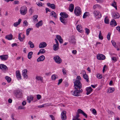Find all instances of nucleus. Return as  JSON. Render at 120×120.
Listing matches in <instances>:
<instances>
[{"mask_svg": "<svg viewBox=\"0 0 120 120\" xmlns=\"http://www.w3.org/2000/svg\"><path fill=\"white\" fill-rule=\"evenodd\" d=\"M74 83L75 89H82V84L79 80H76Z\"/></svg>", "mask_w": 120, "mask_h": 120, "instance_id": "nucleus-1", "label": "nucleus"}, {"mask_svg": "<svg viewBox=\"0 0 120 120\" xmlns=\"http://www.w3.org/2000/svg\"><path fill=\"white\" fill-rule=\"evenodd\" d=\"M82 89H75L74 90L72 91L71 92H72V94L73 96H78L79 95V94L82 93Z\"/></svg>", "mask_w": 120, "mask_h": 120, "instance_id": "nucleus-2", "label": "nucleus"}, {"mask_svg": "<svg viewBox=\"0 0 120 120\" xmlns=\"http://www.w3.org/2000/svg\"><path fill=\"white\" fill-rule=\"evenodd\" d=\"M93 13L96 19H98L101 17V14L98 11H93Z\"/></svg>", "mask_w": 120, "mask_h": 120, "instance_id": "nucleus-3", "label": "nucleus"}, {"mask_svg": "<svg viewBox=\"0 0 120 120\" xmlns=\"http://www.w3.org/2000/svg\"><path fill=\"white\" fill-rule=\"evenodd\" d=\"M74 12L76 15L79 16L81 14V8L79 7H76L74 9Z\"/></svg>", "mask_w": 120, "mask_h": 120, "instance_id": "nucleus-4", "label": "nucleus"}, {"mask_svg": "<svg viewBox=\"0 0 120 120\" xmlns=\"http://www.w3.org/2000/svg\"><path fill=\"white\" fill-rule=\"evenodd\" d=\"M20 12L21 14L23 15H25L27 12V9L26 7L22 6L20 8Z\"/></svg>", "mask_w": 120, "mask_h": 120, "instance_id": "nucleus-5", "label": "nucleus"}, {"mask_svg": "<svg viewBox=\"0 0 120 120\" xmlns=\"http://www.w3.org/2000/svg\"><path fill=\"white\" fill-rule=\"evenodd\" d=\"M53 59L55 62L58 64H60L62 62V60L58 56H56L54 57Z\"/></svg>", "mask_w": 120, "mask_h": 120, "instance_id": "nucleus-6", "label": "nucleus"}, {"mask_svg": "<svg viewBox=\"0 0 120 120\" xmlns=\"http://www.w3.org/2000/svg\"><path fill=\"white\" fill-rule=\"evenodd\" d=\"M112 15L113 19H118L120 17V15L119 13L115 12H113L112 13Z\"/></svg>", "mask_w": 120, "mask_h": 120, "instance_id": "nucleus-7", "label": "nucleus"}, {"mask_svg": "<svg viewBox=\"0 0 120 120\" xmlns=\"http://www.w3.org/2000/svg\"><path fill=\"white\" fill-rule=\"evenodd\" d=\"M15 95L18 98H21L22 96V94L21 92L19 90H17L15 92Z\"/></svg>", "mask_w": 120, "mask_h": 120, "instance_id": "nucleus-8", "label": "nucleus"}, {"mask_svg": "<svg viewBox=\"0 0 120 120\" xmlns=\"http://www.w3.org/2000/svg\"><path fill=\"white\" fill-rule=\"evenodd\" d=\"M18 39L21 41H22L25 39V36L22 33H20L18 35Z\"/></svg>", "mask_w": 120, "mask_h": 120, "instance_id": "nucleus-9", "label": "nucleus"}, {"mask_svg": "<svg viewBox=\"0 0 120 120\" xmlns=\"http://www.w3.org/2000/svg\"><path fill=\"white\" fill-rule=\"evenodd\" d=\"M47 46L46 43L44 42H41L39 45V47L40 48H43Z\"/></svg>", "mask_w": 120, "mask_h": 120, "instance_id": "nucleus-10", "label": "nucleus"}, {"mask_svg": "<svg viewBox=\"0 0 120 120\" xmlns=\"http://www.w3.org/2000/svg\"><path fill=\"white\" fill-rule=\"evenodd\" d=\"M66 112L65 111H63L61 113V118L63 120H65L66 119Z\"/></svg>", "mask_w": 120, "mask_h": 120, "instance_id": "nucleus-11", "label": "nucleus"}, {"mask_svg": "<svg viewBox=\"0 0 120 120\" xmlns=\"http://www.w3.org/2000/svg\"><path fill=\"white\" fill-rule=\"evenodd\" d=\"M60 21L64 25H66L67 22V19L66 18H65L64 17H60Z\"/></svg>", "mask_w": 120, "mask_h": 120, "instance_id": "nucleus-12", "label": "nucleus"}, {"mask_svg": "<svg viewBox=\"0 0 120 120\" xmlns=\"http://www.w3.org/2000/svg\"><path fill=\"white\" fill-rule=\"evenodd\" d=\"M27 70L26 69H24L22 71V75L24 78L27 79L28 78L27 75Z\"/></svg>", "mask_w": 120, "mask_h": 120, "instance_id": "nucleus-13", "label": "nucleus"}, {"mask_svg": "<svg viewBox=\"0 0 120 120\" xmlns=\"http://www.w3.org/2000/svg\"><path fill=\"white\" fill-rule=\"evenodd\" d=\"M97 59L99 60H103L105 59V56L102 54L98 55L97 56Z\"/></svg>", "mask_w": 120, "mask_h": 120, "instance_id": "nucleus-14", "label": "nucleus"}, {"mask_svg": "<svg viewBox=\"0 0 120 120\" xmlns=\"http://www.w3.org/2000/svg\"><path fill=\"white\" fill-rule=\"evenodd\" d=\"M8 57V55H4L0 56V58L2 60H7Z\"/></svg>", "mask_w": 120, "mask_h": 120, "instance_id": "nucleus-15", "label": "nucleus"}, {"mask_svg": "<svg viewBox=\"0 0 120 120\" xmlns=\"http://www.w3.org/2000/svg\"><path fill=\"white\" fill-rule=\"evenodd\" d=\"M86 90L87 91L86 94L88 95H89L92 92L93 89L91 87H89L86 88Z\"/></svg>", "mask_w": 120, "mask_h": 120, "instance_id": "nucleus-16", "label": "nucleus"}, {"mask_svg": "<svg viewBox=\"0 0 120 120\" xmlns=\"http://www.w3.org/2000/svg\"><path fill=\"white\" fill-rule=\"evenodd\" d=\"M0 69L4 71L8 70V68L4 64H1L0 65Z\"/></svg>", "mask_w": 120, "mask_h": 120, "instance_id": "nucleus-17", "label": "nucleus"}, {"mask_svg": "<svg viewBox=\"0 0 120 120\" xmlns=\"http://www.w3.org/2000/svg\"><path fill=\"white\" fill-rule=\"evenodd\" d=\"M77 112L78 113L82 114L86 118L87 117V115L82 110L80 109H79L78 110Z\"/></svg>", "mask_w": 120, "mask_h": 120, "instance_id": "nucleus-18", "label": "nucleus"}, {"mask_svg": "<svg viewBox=\"0 0 120 120\" xmlns=\"http://www.w3.org/2000/svg\"><path fill=\"white\" fill-rule=\"evenodd\" d=\"M110 25L112 27L114 26L117 25V23L114 19H112L110 22Z\"/></svg>", "mask_w": 120, "mask_h": 120, "instance_id": "nucleus-19", "label": "nucleus"}, {"mask_svg": "<svg viewBox=\"0 0 120 120\" xmlns=\"http://www.w3.org/2000/svg\"><path fill=\"white\" fill-rule=\"evenodd\" d=\"M60 15L61 16L60 17H63L66 18L68 17V15L65 12H61L60 14Z\"/></svg>", "mask_w": 120, "mask_h": 120, "instance_id": "nucleus-20", "label": "nucleus"}, {"mask_svg": "<svg viewBox=\"0 0 120 120\" xmlns=\"http://www.w3.org/2000/svg\"><path fill=\"white\" fill-rule=\"evenodd\" d=\"M16 76L18 80L21 79V77L19 71L17 70L16 72Z\"/></svg>", "mask_w": 120, "mask_h": 120, "instance_id": "nucleus-21", "label": "nucleus"}, {"mask_svg": "<svg viewBox=\"0 0 120 120\" xmlns=\"http://www.w3.org/2000/svg\"><path fill=\"white\" fill-rule=\"evenodd\" d=\"M76 28L78 31L80 33H82V27L81 25H78L77 26Z\"/></svg>", "mask_w": 120, "mask_h": 120, "instance_id": "nucleus-22", "label": "nucleus"}, {"mask_svg": "<svg viewBox=\"0 0 120 120\" xmlns=\"http://www.w3.org/2000/svg\"><path fill=\"white\" fill-rule=\"evenodd\" d=\"M45 59V57L44 55H42L39 57L37 59V62H39L43 61Z\"/></svg>", "mask_w": 120, "mask_h": 120, "instance_id": "nucleus-23", "label": "nucleus"}, {"mask_svg": "<svg viewBox=\"0 0 120 120\" xmlns=\"http://www.w3.org/2000/svg\"><path fill=\"white\" fill-rule=\"evenodd\" d=\"M21 21L22 20L21 19H19L17 22H15L13 24L14 26L15 27H17L20 24Z\"/></svg>", "mask_w": 120, "mask_h": 120, "instance_id": "nucleus-24", "label": "nucleus"}, {"mask_svg": "<svg viewBox=\"0 0 120 120\" xmlns=\"http://www.w3.org/2000/svg\"><path fill=\"white\" fill-rule=\"evenodd\" d=\"M42 21L41 20L36 24V26L37 28H38L40 26H42Z\"/></svg>", "mask_w": 120, "mask_h": 120, "instance_id": "nucleus-25", "label": "nucleus"}, {"mask_svg": "<svg viewBox=\"0 0 120 120\" xmlns=\"http://www.w3.org/2000/svg\"><path fill=\"white\" fill-rule=\"evenodd\" d=\"M12 37L13 35L11 34L7 35L5 36V38L9 40H11L12 38Z\"/></svg>", "mask_w": 120, "mask_h": 120, "instance_id": "nucleus-26", "label": "nucleus"}, {"mask_svg": "<svg viewBox=\"0 0 120 120\" xmlns=\"http://www.w3.org/2000/svg\"><path fill=\"white\" fill-rule=\"evenodd\" d=\"M35 79L37 81H40L42 82H43V78L41 76H37L36 77Z\"/></svg>", "mask_w": 120, "mask_h": 120, "instance_id": "nucleus-27", "label": "nucleus"}, {"mask_svg": "<svg viewBox=\"0 0 120 120\" xmlns=\"http://www.w3.org/2000/svg\"><path fill=\"white\" fill-rule=\"evenodd\" d=\"M47 4L48 6L50 7L52 9H54L55 8V6L54 4H51L50 3H47Z\"/></svg>", "mask_w": 120, "mask_h": 120, "instance_id": "nucleus-28", "label": "nucleus"}, {"mask_svg": "<svg viewBox=\"0 0 120 120\" xmlns=\"http://www.w3.org/2000/svg\"><path fill=\"white\" fill-rule=\"evenodd\" d=\"M70 43L75 44L76 43V39L74 37H71L69 41Z\"/></svg>", "mask_w": 120, "mask_h": 120, "instance_id": "nucleus-29", "label": "nucleus"}, {"mask_svg": "<svg viewBox=\"0 0 120 120\" xmlns=\"http://www.w3.org/2000/svg\"><path fill=\"white\" fill-rule=\"evenodd\" d=\"M69 10L71 12L73 11L74 9V5L73 4H70L69 7Z\"/></svg>", "mask_w": 120, "mask_h": 120, "instance_id": "nucleus-30", "label": "nucleus"}, {"mask_svg": "<svg viewBox=\"0 0 120 120\" xmlns=\"http://www.w3.org/2000/svg\"><path fill=\"white\" fill-rule=\"evenodd\" d=\"M38 17V16L37 15H35L33 16V19L35 23L37 22H38V19H37Z\"/></svg>", "mask_w": 120, "mask_h": 120, "instance_id": "nucleus-31", "label": "nucleus"}, {"mask_svg": "<svg viewBox=\"0 0 120 120\" xmlns=\"http://www.w3.org/2000/svg\"><path fill=\"white\" fill-rule=\"evenodd\" d=\"M33 98L32 96H31L27 97V100L28 103H30L31 101L33 100Z\"/></svg>", "mask_w": 120, "mask_h": 120, "instance_id": "nucleus-32", "label": "nucleus"}, {"mask_svg": "<svg viewBox=\"0 0 120 120\" xmlns=\"http://www.w3.org/2000/svg\"><path fill=\"white\" fill-rule=\"evenodd\" d=\"M50 15H52L55 19H56L57 18V16L55 12L53 11H52L50 13Z\"/></svg>", "mask_w": 120, "mask_h": 120, "instance_id": "nucleus-33", "label": "nucleus"}, {"mask_svg": "<svg viewBox=\"0 0 120 120\" xmlns=\"http://www.w3.org/2000/svg\"><path fill=\"white\" fill-rule=\"evenodd\" d=\"M53 49L55 51L58 50L59 49V45L54 44L53 46Z\"/></svg>", "mask_w": 120, "mask_h": 120, "instance_id": "nucleus-34", "label": "nucleus"}, {"mask_svg": "<svg viewBox=\"0 0 120 120\" xmlns=\"http://www.w3.org/2000/svg\"><path fill=\"white\" fill-rule=\"evenodd\" d=\"M101 8V6L99 5L98 4L95 5H94L93 6V9L94 10L96 9L97 8L100 9Z\"/></svg>", "mask_w": 120, "mask_h": 120, "instance_id": "nucleus-35", "label": "nucleus"}, {"mask_svg": "<svg viewBox=\"0 0 120 120\" xmlns=\"http://www.w3.org/2000/svg\"><path fill=\"white\" fill-rule=\"evenodd\" d=\"M114 89L113 88H108V92L109 93L111 92H112L114 91Z\"/></svg>", "mask_w": 120, "mask_h": 120, "instance_id": "nucleus-36", "label": "nucleus"}, {"mask_svg": "<svg viewBox=\"0 0 120 120\" xmlns=\"http://www.w3.org/2000/svg\"><path fill=\"white\" fill-rule=\"evenodd\" d=\"M83 77L86 80V81L87 82H89V80H88L89 79L88 78V75H87L86 74H84L83 75Z\"/></svg>", "mask_w": 120, "mask_h": 120, "instance_id": "nucleus-37", "label": "nucleus"}, {"mask_svg": "<svg viewBox=\"0 0 120 120\" xmlns=\"http://www.w3.org/2000/svg\"><path fill=\"white\" fill-rule=\"evenodd\" d=\"M58 77L56 75H52L51 78L52 80H55Z\"/></svg>", "mask_w": 120, "mask_h": 120, "instance_id": "nucleus-38", "label": "nucleus"}, {"mask_svg": "<svg viewBox=\"0 0 120 120\" xmlns=\"http://www.w3.org/2000/svg\"><path fill=\"white\" fill-rule=\"evenodd\" d=\"M28 44L30 45V46L31 48H33L34 47V44L31 41H29Z\"/></svg>", "mask_w": 120, "mask_h": 120, "instance_id": "nucleus-39", "label": "nucleus"}, {"mask_svg": "<svg viewBox=\"0 0 120 120\" xmlns=\"http://www.w3.org/2000/svg\"><path fill=\"white\" fill-rule=\"evenodd\" d=\"M33 54V52H30L28 53V57L29 59H30L31 58V56Z\"/></svg>", "mask_w": 120, "mask_h": 120, "instance_id": "nucleus-40", "label": "nucleus"}, {"mask_svg": "<svg viewBox=\"0 0 120 120\" xmlns=\"http://www.w3.org/2000/svg\"><path fill=\"white\" fill-rule=\"evenodd\" d=\"M98 37H99V38L100 39L102 40L103 39V37L102 36V34H101V31H100L99 34V36H98Z\"/></svg>", "mask_w": 120, "mask_h": 120, "instance_id": "nucleus-41", "label": "nucleus"}, {"mask_svg": "<svg viewBox=\"0 0 120 120\" xmlns=\"http://www.w3.org/2000/svg\"><path fill=\"white\" fill-rule=\"evenodd\" d=\"M5 79L8 82H10L11 81V79L10 77L8 76H6L5 77Z\"/></svg>", "mask_w": 120, "mask_h": 120, "instance_id": "nucleus-42", "label": "nucleus"}, {"mask_svg": "<svg viewBox=\"0 0 120 120\" xmlns=\"http://www.w3.org/2000/svg\"><path fill=\"white\" fill-rule=\"evenodd\" d=\"M104 21L105 23L107 24L109 23V20L107 18V17H105V19Z\"/></svg>", "mask_w": 120, "mask_h": 120, "instance_id": "nucleus-43", "label": "nucleus"}, {"mask_svg": "<svg viewBox=\"0 0 120 120\" xmlns=\"http://www.w3.org/2000/svg\"><path fill=\"white\" fill-rule=\"evenodd\" d=\"M89 13L87 12H86L83 15V18H85L88 15Z\"/></svg>", "mask_w": 120, "mask_h": 120, "instance_id": "nucleus-44", "label": "nucleus"}, {"mask_svg": "<svg viewBox=\"0 0 120 120\" xmlns=\"http://www.w3.org/2000/svg\"><path fill=\"white\" fill-rule=\"evenodd\" d=\"M111 42L113 45L114 46V47L116 48L117 47V46L116 44V43L114 41H112Z\"/></svg>", "mask_w": 120, "mask_h": 120, "instance_id": "nucleus-45", "label": "nucleus"}, {"mask_svg": "<svg viewBox=\"0 0 120 120\" xmlns=\"http://www.w3.org/2000/svg\"><path fill=\"white\" fill-rule=\"evenodd\" d=\"M112 6L114 7L116 9H117V6H116V3L114 1L112 4Z\"/></svg>", "mask_w": 120, "mask_h": 120, "instance_id": "nucleus-46", "label": "nucleus"}, {"mask_svg": "<svg viewBox=\"0 0 120 120\" xmlns=\"http://www.w3.org/2000/svg\"><path fill=\"white\" fill-rule=\"evenodd\" d=\"M32 29V28H29L27 29L26 30V35H28L30 33V31Z\"/></svg>", "mask_w": 120, "mask_h": 120, "instance_id": "nucleus-47", "label": "nucleus"}, {"mask_svg": "<svg viewBox=\"0 0 120 120\" xmlns=\"http://www.w3.org/2000/svg\"><path fill=\"white\" fill-rule=\"evenodd\" d=\"M85 33L87 35H88L90 32V30H89L87 28H86L85 29Z\"/></svg>", "mask_w": 120, "mask_h": 120, "instance_id": "nucleus-48", "label": "nucleus"}, {"mask_svg": "<svg viewBox=\"0 0 120 120\" xmlns=\"http://www.w3.org/2000/svg\"><path fill=\"white\" fill-rule=\"evenodd\" d=\"M23 24L24 26H27L28 25V23L26 20H25L23 22Z\"/></svg>", "mask_w": 120, "mask_h": 120, "instance_id": "nucleus-49", "label": "nucleus"}, {"mask_svg": "<svg viewBox=\"0 0 120 120\" xmlns=\"http://www.w3.org/2000/svg\"><path fill=\"white\" fill-rule=\"evenodd\" d=\"M44 105L45 107L46 106H50L52 105L51 104V103H47L44 104Z\"/></svg>", "mask_w": 120, "mask_h": 120, "instance_id": "nucleus-50", "label": "nucleus"}, {"mask_svg": "<svg viewBox=\"0 0 120 120\" xmlns=\"http://www.w3.org/2000/svg\"><path fill=\"white\" fill-rule=\"evenodd\" d=\"M111 34V33L109 32L108 33L107 35V38L108 40H110V37Z\"/></svg>", "mask_w": 120, "mask_h": 120, "instance_id": "nucleus-51", "label": "nucleus"}, {"mask_svg": "<svg viewBox=\"0 0 120 120\" xmlns=\"http://www.w3.org/2000/svg\"><path fill=\"white\" fill-rule=\"evenodd\" d=\"M40 52L41 53H44L45 52V50L44 49H41L40 50Z\"/></svg>", "mask_w": 120, "mask_h": 120, "instance_id": "nucleus-52", "label": "nucleus"}, {"mask_svg": "<svg viewBox=\"0 0 120 120\" xmlns=\"http://www.w3.org/2000/svg\"><path fill=\"white\" fill-rule=\"evenodd\" d=\"M102 77V75L100 74H98L97 75V77L99 79L101 78Z\"/></svg>", "mask_w": 120, "mask_h": 120, "instance_id": "nucleus-53", "label": "nucleus"}, {"mask_svg": "<svg viewBox=\"0 0 120 120\" xmlns=\"http://www.w3.org/2000/svg\"><path fill=\"white\" fill-rule=\"evenodd\" d=\"M18 109H25V107H22V106H19L18 107Z\"/></svg>", "mask_w": 120, "mask_h": 120, "instance_id": "nucleus-54", "label": "nucleus"}, {"mask_svg": "<svg viewBox=\"0 0 120 120\" xmlns=\"http://www.w3.org/2000/svg\"><path fill=\"white\" fill-rule=\"evenodd\" d=\"M37 5L39 6H41L42 5V3L41 2H38L37 3Z\"/></svg>", "mask_w": 120, "mask_h": 120, "instance_id": "nucleus-55", "label": "nucleus"}, {"mask_svg": "<svg viewBox=\"0 0 120 120\" xmlns=\"http://www.w3.org/2000/svg\"><path fill=\"white\" fill-rule=\"evenodd\" d=\"M29 12L30 13V14H32L33 12V11L32 8H30V9L29 10Z\"/></svg>", "mask_w": 120, "mask_h": 120, "instance_id": "nucleus-56", "label": "nucleus"}, {"mask_svg": "<svg viewBox=\"0 0 120 120\" xmlns=\"http://www.w3.org/2000/svg\"><path fill=\"white\" fill-rule=\"evenodd\" d=\"M50 116L51 118L52 119V120H55V118L52 115H49Z\"/></svg>", "mask_w": 120, "mask_h": 120, "instance_id": "nucleus-57", "label": "nucleus"}, {"mask_svg": "<svg viewBox=\"0 0 120 120\" xmlns=\"http://www.w3.org/2000/svg\"><path fill=\"white\" fill-rule=\"evenodd\" d=\"M97 3H101L103 2V0H95Z\"/></svg>", "mask_w": 120, "mask_h": 120, "instance_id": "nucleus-58", "label": "nucleus"}, {"mask_svg": "<svg viewBox=\"0 0 120 120\" xmlns=\"http://www.w3.org/2000/svg\"><path fill=\"white\" fill-rule=\"evenodd\" d=\"M41 98V96L39 94H38L37 95V98L38 100H39Z\"/></svg>", "mask_w": 120, "mask_h": 120, "instance_id": "nucleus-59", "label": "nucleus"}, {"mask_svg": "<svg viewBox=\"0 0 120 120\" xmlns=\"http://www.w3.org/2000/svg\"><path fill=\"white\" fill-rule=\"evenodd\" d=\"M62 79H59L58 80V85H59L62 82Z\"/></svg>", "mask_w": 120, "mask_h": 120, "instance_id": "nucleus-60", "label": "nucleus"}, {"mask_svg": "<svg viewBox=\"0 0 120 120\" xmlns=\"http://www.w3.org/2000/svg\"><path fill=\"white\" fill-rule=\"evenodd\" d=\"M56 38L58 40H59L60 39H61V37L59 35H57L56 36Z\"/></svg>", "mask_w": 120, "mask_h": 120, "instance_id": "nucleus-61", "label": "nucleus"}, {"mask_svg": "<svg viewBox=\"0 0 120 120\" xmlns=\"http://www.w3.org/2000/svg\"><path fill=\"white\" fill-rule=\"evenodd\" d=\"M38 107L40 108H41L43 107H45L44 104L42 105H38Z\"/></svg>", "mask_w": 120, "mask_h": 120, "instance_id": "nucleus-62", "label": "nucleus"}, {"mask_svg": "<svg viewBox=\"0 0 120 120\" xmlns=\"http://www.w3.org/2000/svg\"><path fill=\"white\" fill-rule=\"evenodd\" d=\"M63 72V74L64 75H65L66 74V71L64 69H63L62 70Z\"/></svg>", "mask_w": 120, "mask_h": 120, "instance_id": "nucleus-63", "label": "nucleus"}, {"mask_svg": "<svg viewBox=\"0 0 120 120\" xmlns=\"http://www.w3.org/2000/svg\"><path fill=\"white\" fill-rule=\"evenodd\" d=\"M116 30L120 32V27L117 26L116 27Z\"/></svg>", "mask_w": 120, "mask_h": 120, "instance_id": "nucleus-64", "label": "nucleus"}]
</instances>
